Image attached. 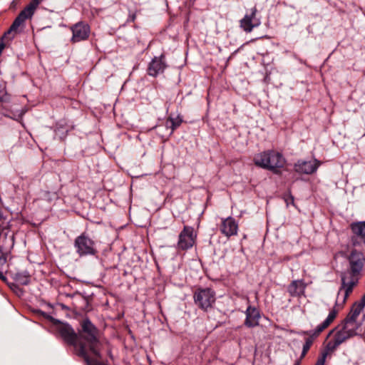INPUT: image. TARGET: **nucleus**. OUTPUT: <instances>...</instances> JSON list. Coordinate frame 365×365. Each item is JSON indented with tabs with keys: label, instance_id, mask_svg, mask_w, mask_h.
I'll return each mask as SVG.
<instances>
[{
	"label": "nucleus",
	"instance_id": "obj_20",
	"mask_svg": "<svg viewBox=\"0 0 365 365\" xmlns=\"http://www.w3.org/2000/svg\"><path fill=\"white\" fill-rule=\"evenodd\" d=\"M10 227V220L7 217L0 220L1 240L6 239V234H7V237H9L12 234L14 235V232H11Z\"/></svg>",
	"mask_w": 365,
	"mask_h": 365
},
{
	"label": "nucleus",
	"instance_id": "obj_9",
	"mask_svg": "<svg viewBox=\"0 0 365 365\" xmlns=\"http://www.w3.org/2000/svg\"><path fill=\"white\" fill-rule=\"evenodd\" d=\"M71 31H72L71 42L72 43H76L86 41L88 38L91 33V28L87 23L79 21L71 26Z\"/></svg>",
	"mask_w": 365,
	"mask_h": 365
},
{
	"label": "nucleus",
	"instance_id": "obj_29",
	"mask_svg": "<svg viewBox=\"0 0 365 365\" xmlns=\"http://www.w3.org/2000/svg\"><path fill=\"white\" fill-rule=\"evenodd\" d=\"M357 281H354V279H351L348 282H346V285L352 289H354V286L356 284Z\"/></svg>",
	"mask_w": 365,
	"mask_h": 365
},
{
	"label": "nucleus",
	"instance_id": "obj_7",
	"mask_svg": "<svg viewBox=\"0 0 365 365\" xmlns=\"http://www.w3.org/2000/svg\"><path fill=\"white\" fill-rule=\"evenodd\" d=\"M196 237L197 235L195 234L194 228L191 226L185 225L178 237V249L187 250L192 248L195 243Z\"/></svg>",
	"mask_w": 365,
	"mask_h": 365
},
{
	"label": "nucleus",
	"instance_id": "obj_28",
	"mask_svg": "<svg viewBox=\"0 0 365 365\" xmlns=\"http://www.w3.org/2000/svg\"><path fill=\"white\" fill-rule=\"evenodd\" d=\"M327 356H326V354L320 353L319 356L317 359V361L315 364V365H325V361Z\"/></svg>",
	"mask_w": 365,
	"mask_h": 365
},
{
	"label": "nucleus",
	"instance_id": "obj_37",
	"mask_svg": "<svg viewBox=\"0 0 365 365\" xmlns=\"http://www.w3.org/2000/svg\"><path fill=\"white\" fill-rule=\"evenodd\" d=\"M67 133H68V129H66L65 131V135L67 134Z\"/></svg>",
	"mask_w": 365,
	"mask_h": 365
},
{
	"label": "nucleus",
	"instance_id": "obj_24",
	"mask_svg": "<svg viewBox=\"0 0 365 365\" xmlns=\"http://www.w3.org/2000/svg\"><path fill=\"white\" fill-rule=\"evenodd\" d=\"M10 99L6 91V83L0 78V103L8 102Z\"/></svg>",
	"mask_w": 365,
	"mask_h": 365
},
{
	"label": "nucleus",
	"instance_id": "obj_5",
	"mask_svg": "<svg viewBox=\"0 0 365 365\" xmlns=\"http://www.w3.org/2000/svg\"><path fill=\"white\" fill-rule=\"evenodd\" d=\"M73 246L76 252L81 257L96 256L98 253L96 242L86 232H83L75 239Z\"/></svg>",
	"mask_w": 365,
	"mask_h": 365
},
{
	"label": "nucleus",
	"instance_id": "obj_23",
	"mask_svg": "<svg viewBox=\"0 0 365 365\" xmlns=\"http://www.w3.org/2000/svg\"><path fill=\"white\" fill-rule=\"evenodd\" d=\"M317 337H307L305 338V342L303 345V347H302V353H301V355H300V357L299 359H300V361L304 358L305 357V356L307 355V352L309 351V350L310 349L312 345L314 343V341L317 339Z\"/></svg>",
	"mask_w": 365,
	"mask_h": 365
},
{
	"label": "nucleus",
	"instance_id": "obj_4",
	"mask_svg": "<svg viewBox=\"0 0 365 365\" xmlns=\"http://www.w3.org/2000/svg\"><path fill=\"white\" fill-rule=\"evenodd\" d=\"M41 314L53 325L55 326L56 331L59 334L63 341L68 345L73 346L78 355V346L79 344L78 335L73 327L68 323H62L58 319L53 318L44 312L40 311Z\"/></svg>",
	"mask_w": 365,
	"mask_h": 365
},
{
	"label": "nucleus",
	"instance_id": "obj_27",
	"mask_svg": "<svg viewBox=\"0 0 365 365\" xmlns=\"http://www.w3.org/2000/svg\"><path fill=\"white\" fill-rule=\"evenodd\" d=\"M364 306H365V294L363 295V297L359 302H356L354 303L351 309L359 315L360 313L361 312V311L363 310Z\"/></svg>",
	"mask_w": 365,
	"mask_h": 365
},
{
	"label": "nucleus",
	"instance_id": "obj_15",
	"mask_svg": "<svg viewBox=\"0 0 365 365\" xmlns=\"http://www.w3.org/2000/svg\"><path fill=\"white\" fill-rule=\"evenodd\" d=\"M246 318L244 324L248 328H253L259 325L261 317L259 310L251 305H249L245 311Z\"/></svg>",
	"mask_w": 365,
	"mask_h": 365
},
{
	"label": "nucleus",
	"instance_id": "obj_31",
	"mask_svg": "<svg viewBox=\"0 0 365 365\" xmlns=\"http://www.w3.org/2000/svg\"><path fill=\"white\" fill-rule=\"evenodd\" d=\"M66 125V123L65 122V120H61L59 122V130L61 128H64V126Z\"/></svg>",
	"mask_w": 365,
	"mask_h": 365
},
{
	"label": "nucleus",
	"instance_id": "obj_12",
	"mask_svg": "<svg viewBox=\"0 0 365 365\" xmlns=\"http://www.w3.org/2000/svg\"><path fill=\"white\" fill-rule=\"evenodd\" d=\"M257 9L253 7L251 9L250 14H245V16L240 20V27L246 32L250 33L255 27L260 25V19L256 18Z\"/></svg>",
	"mask_w": 365,
	"mask_h": 365
},
{
	"label": "nucleus",
	"instance_id": "obj_19",
	"mask_svg": "<svg viewBox=\"0 0 365 365\" xmlns=\"http://www.w3.org/2000/svg\"><path fill=\"white\" fill-rule=\"evenodd\" d=\"M183 118L180 114H178L176 117H173L170 115L165 120V126L166 129H170L169 135H172L175 130H177L181 124L183 123Z\"/></svg>",
	"mask_w": 365,
	"mask_h": 365
},
{
	"label": "nucleus",
	"instance_id": "obj_25",
	"mask_svg": "<svg viewBox=\"0 0 365 365\" xmlns=\"http://www.w3.org/2000/svg\"><path fill=\"white\" fill-rule=\"evenodd\" d=\"M351 230L354 234L365 237V221L352 224Z\"/></svg>",
	"mask_w": 365,
	"mask_h": 365
},
{
	"label": "nucleus",
	"instance_id": "obj_2",
	"mask_svg": "<svg viewBox=\"0 0 365 365\" xmlns=\"http://www.w3.org/2000/svg\"><path fill=\"white\" fill-rule=\"evenodd\" d=\"M253 161L255 165L279 174L280 169L284 167L286 160L283 155L274 150H267L257 154Z\"/></svg>",
	"mask_w": 365,
	"mask_h": 365
},
{
	"label": "nucleus",
	"instance_id": "obj_34",
	"mask_svg": "<svg viewBox=\"0 0 365 365\" xmlns=\"http://www.w3.org/2000/svg\"><path fill=\"white\" fill-rule=\"evenodd\" d=\"M300 364H301V363H300V359H297V360L295 361V363H294V365H300Z\"/></svg>",
	"mask_w": 365,
	"mask_h": 365
},
{
	"label": "nucleus",
	"instance_id": "obj_8",
	"mask_svg": "<svg viewBox=\"0 0 365 365\" xmlns=\"http://www.w3.org/2000/svg\"><path fill=\"white\" fill-rule=\"evenodd\" d=\"M336 317V309L330 310L327 319L320 324H319L314 329L304 331V330H293L292 333L299 336H308L307 337H318L320 334L327 328L331 323L334 320Z\"/></svg>",
	"mask_w": 365,
	"mask_h": 365
},
{
	"label": "nucleus",
	"instance_id": "obj_32",
	"mask_svg": "<svg viewBox=\"0 0 365 365\" xmlns=\"http://www.w3.org/2000/svg\"><path fill=\"white\" fill-rule=\"evenodd\" d=\"M289 200H290L292 203H294V197L292 195H289V197L286 200L287 203H289Z\"/></svg>",
	"mask_w": 365,
	"mask_h": 365
},
{
	"label": "nucleus",
	"instance_id": "obj_38",
	"mask_svg": "<svg viewBox=\"0 0 365 365\" xmlns=\"http://www.w3.org/2000/svg\"><path fill=\"white\" fill-rule=\"evenodd\" d=\"M12 286L14 287H17V286L15 284H12Z\"/></svg>",
	"mask_w": 365,
	"mask_h": 365
},
{
	"label": "nucleus",
	"instance_id": "obj_6",
	"mask_svg": "<svg viewBox=\"0 0 365 365\" xmlns=\"http://www.w3.org/2000/svg\"><path fill=\"white\" fill-rule=\"evenodd\" d=\"M193 299L195 304L200 309L207 312L215 303L216 293L210 287H199L195 291Z\"/></svg>",
	"mask_w": 365,
	"mask_h": 365
},
{
	"label": "nucleus",
	"instance_id": "obj_3",
	"mask_svg": "<svg viewBox=\"0 0 365 365\" xmlns=\"http://www.w3.org/2000/svg\"><path fill=\"white\" fill-rule=\"evenodd\" d=\"M43 0H31L30 3L16 17L9 30L4 33L2 39L11 41L15 36L21 32L26 20L31 19L38 6Z\"/></svg>",
	"mask_w": 365,
	"mask_h": 365
},
{
	"label": "nucleus",
	"instance_id": "obj_17",
	"mask_svg": "<svg viewBox=\"0 0 365 365\" xmlns=\"http://www.w3.org/2000/svg\"><path fill=\"white\" fill-rule=\"evenodd\" d=\"M364 257L361 253L356 251L351 252L349 261L350 264V270L353 277L359 274L364 266Z\"/></svg>",
	"mask_w": 365,
	"mask_h": 365
},
{
	"label": "nucleus",
	"instance_id": "obj_16",
	"mask_svg": "<svg viewBox=\"0 0 365 365\" xmlns=\"http://www.w3.org/2000/svg\"><path fill=\"white\" fill-rule=\"evenodd\" d=\"M237 230L238 225L233 217H228L222 220L220 231L224 235L227 237L236 235L237 234Z\"/></svg>",
	"mask_w": 365,
	"mask_h": 365
},
{
	"label": "nucleus",
	"instance_id": "obj_13",
	"mask_svg": "<svg viewBox=\"0 0 365 365\" xmlns=\"http://www.w3.org/2000/svg\"><path fill=\"white\" fill-rule=\"evenodd\" d=\"M356 327H349V326L342 324L341 329L336 331L331 340L337 346H339L347 339L356 336Z\"/></svg>",
	"mask_w": 365,
	"mask_h": 365
},
{
	"label": "nucleus",
	"instance_id": "obj_14",
	"mask_svg": "<svg viewBox=\"0 0 365 365\" xmlns=\"http://www.w3.org/2000/svg\"><path fill=\"white\" fill-rule=\"evenodd\" d=\"M353 289L346 285V280L344 277L341 278V286L337 294L336 300L335 304L331 310L336 309V314L344 307L347 298L349 294L352 292Z\"/></svg>",
	"mask_w": 365,
	"mask_h": 365
},
{
	"label": "nucleus",
	"instance_id": "obj_36",
	"mask_svg": "<svg viewBox=\"0 0 365 365\" xmlns=\"http://www.w3.org/2000/svg\"><path fill=\"white\" fill-rule=\"evenodd\" d=\"M300 364H301V363H300V359H297V360L295 361V363H294V365H300Z\"/></svg>",
	"mask_w": 365,
	"mask_h": 365
},
{
	"label": "nucleus",
	"instance_id": "obj_33",
	"mask_svg": "<svg viewBox=\"0 0 365 365\" xmlns=\"http://www.w3.org/2000/svg\"><path fill=\"white\" fill-rule=\"evenodd\" d=\"M6 217L4 216L2 212L0 210V220L4 219Z\"/></svg>",
	"mask_w": 365,
	"mask_h": 365
},
{
	"label": "nucleus",
	"instance_id": "obj_22",
	"mask_svg": "<svg viewBox=\"0 0 365 365\" xmlns=\"http://www.w3.org/2000/svg\"><path fill=\"white\" fill-rule=\"evenodd\" d=\"M358 317H359V314L355 313L354 312H353L351 309L350 312L347 314L346 318L342 322V324H344L349 326V327H356L357 328V326L356 325V319L358 318Z\"/></svg>",
	"mask_w": 365,
	"mask_h": 365
},
{
	"label": "nucleus",
	"instance_id": "obj_30",
	"mask_svg": "<svg viewBox=\"0 0 365 365\" xmlns=\"http://www.w3.org/2000/svg\"><path fill=\"white\" fill-rule=\"evenodd\" d=\"M4 39H2L1 38V41L0 43V53L1 54L2 53V51L4 50V48H5L6 45L5 43L3 42Z\"/></svg>",
	"mask_w": 365,
	"mask_h": 365
},
{
	"label": "nucleus",
	"instance_id": "obj_1",
	"mask_svg": "<svg viewBox=\"0 0 365 365\" xmlns=\"http://www.w3.org/2000/svg\"><path fill=\"white\" fill-rule=\"evenodd\" d=\"M78 331V356L82 357L86 365H105L103 359V343L99 339L97 327L86 318L81 322Z\"/></svg>",
	"mask_w": 365,
	"mask_h": 365
},
{
	"label": "nucleus",
	"instance_id": "obj_18",
	"mask_svg": "<svg viewBox=\"0 0 365 365\" xmlns=\"http://www.w3.org/2000/svg\"><path fill=\"white\" fill-rule=\"evenodd\" d=\"M306 284L303 280H293L287 287V292L292 297L304 295Z\"/></svg>",
	"mask_w": 365,
	"mask_h": 365
},
{
	"label": "nucleus",
	"instance_id": "obj_21",
	"mask_svg": "<svg viewBox=\"0 0 365 365\" xmlns=\"http://www.w3.org/2000/svg\"><path fill=\"white\" fill-rule=\"evenodd\" d=\"M14 279L21 285H27L30 282V274L28 272H16L13 277Z\"/></svg>",
	"mask_w": 365,
	"mask_h": 365
},
{
	"label": "nucleus",
	"instance_id": "obj_10",
	"mask_svg": "<svg viewBox=\"0 0 365 365\" xmlns=\"http://www.w3.org/2000/svg\"><path fill=\"white\" fill-rule=\"evenodd\" d=\"M168 65L165 61V56L161 54L160 56H155L148 63L147 73L148 76L156 78L164 73Z\"/></svg>",
	"mask_w": 365,
	"mask_h": 365
},
{
	"label": "nucleus",
	"instance_id": "obj_35",
	"mask_svg": "<svg viewBox=\"0 0 365 365\" xmlns=\"http://www.w3.org/2000/svg\"><path fill=\"white\" fill-rule=\"evenodd\" d=\"M300 364H301V363H300V359H297V360L295 361V363H294V365H300Z\"/></svg>",
	"mask_w": 365,
	"mask_h": 365
},
{
	"label": "nucleus",
	"instance_id": "obj_11",
	"mask_svg": "<svg viewBox=\"0 0 365 365\" xmlns=\"http://www.w3.org/2000/svg\"><path fill=\"white\" fill-rule=\"evenodd\" d=\"M321 165L317 159L313 160H298L294 164V170L299 174L312 175L314 173Z\"/></svg>",
	"mask_w": 365,
	"mask_h": 365
},
{
	"label": "nucleus",
	"instance_id": "obj_26",
	"mask_svg": "<svg viewBox=\"0 0 365 365\" xmlns=\"http://www.w3.org/2000/svg\"><path fill=\"white\" fill-rule=\"evenodd\" d=\"M339 346H337L332 340H330L327 342V344H326L324 349L323 350H322V354H326V356H329L331 357V354L333 352H334L336 349L338 348Z\"/></svg>",
	"mask_w": 365,
	"mask_h": 365
}]
</instances>
